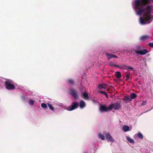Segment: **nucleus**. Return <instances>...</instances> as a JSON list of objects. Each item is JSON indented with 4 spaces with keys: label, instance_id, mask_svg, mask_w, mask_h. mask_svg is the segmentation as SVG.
I'll return each mask as SVG.
<instances>
[{
    "label": "nucleus",
    "instance_id": "obj_33",
    "mask_svg": "<svg viewBox=\"0 0 153 153\" xmlns=\"http://www.w3.org/2000/svg\"><path fill=\"white\" fill-rule=\"evenodd\" d=\"M137 47H138V48H140V47L138 46H137Z\"/></svg>",
    "mask_w": 153,
    "mask_h": 153
},
{
    "label": "nucleus",
    "instance_id": "obj_17",
    "mask_svg": "<svg viewBox=\"0 0 153 153\" xmlns=\"http://www.w3.org/2000/svg\"><path fill=\"white\" fill-rule=\"evenodd\" d=\"M67 83L69 85H73L74 84V81L72 79H68L67 80Z\"/></svg>",
    "mask_w": 153,
    "mask_h": 153
},
{
    "label": "nucleus",
    "instance_id": "obj_29",
    "mask_svg": "<svg viewBox=\"0 0 153 153\" xmlns=\"http://www.w3.org/2000/svg\"><path fill=\"white\" fill-rule=\"evenodd\" d=\"M148 45L150 47L153 48V43H149Z\"/></svg>",
    "mask_w": 153,
    "mask_h": 153
},
{
    "label": "nucleus",
    "instance_id": "obj_14",
    "mask_svg": "<svg viewBox=\"0 0 153 153\" xmlns=\"http://www.w3.org/2000/svg\"><path fill=\"white\" fill-rule=\"evenodd\" d=\"M107 87V85L104 83H101L99 84L98 86V88L100 89L104 88L105 89Z\"/></svg>",
    "mask_w": 153,
    "mask_h": 153
},
{
    "label": "nucleus",
    "instance_id": "obj_7",
    "mask_svg": "<svg viewBox=\"0 0 153 153\" xmlns=\"http://www.w3.org/2000/svg\"><path fill=\"white\" fill-rule=\"evenodd\" d=\"M134 138L136 140H138V139H143V134L140 132H139L134 135Z\"/></svg>",
    "mask_w": 153,
    "mask_h": 153
},
{
    "label": "nucleus",
    "instance_id": "obj_34",
    "mask_svg": "<svg viewBox=\"0 0 153 153\" xmlns=\"http://www.w3.org/2000/svg\"><path fill=\"white\" fill-rule=\"evenodd\" d=\"M86 153V152H85V153Z\"/></svg>",
    "mask_w": 153,
    "mask_h": 153
},
{
    "label": "nucleus",
    "instance_id": "obj_6",
    "mask_svg": "<svg viewBox=\"0 0 153 153\" xmlns=\"http://www.w3.org/2000/svg\"><path fill=\"white\" fill-rule=\"evenodd\" d=\"M69 94H71L75 99L78 98V92L75 89H71L70 90Z\"/></svg>",
    "mask_w": 153,
    "mask_h": 153
},
{
    "label": "nucleus",
    "instance_id": "obj_5",
    "mask_svg": "<svg viewBox=\"0 0 153 153\" xmlns=\"http://www.w3.org/2000/svg\"><path fill=\"white\" fill-rule=\"evenodd\" d=\"M103 134L105 135L106 140L107 141L112 143L114 141V139L108 132L104 131L103 132Z\"/></svg>",
    "mask_w": 153,
    "mask_h": 153
},
{
    "label": "nucleus",
    "instance_id": "obj_23",
    "mask_svg": "<svg viewBox=\"0 0 153 153\" xmlns=\"http://www.w3.org/2000/svg\"><path fill=\"white\" fill-rule=\"evenodd\" d=\"M105 55H106V56L107 57V59L108 60L110 59H111V58H112V57L111 56V54H110L108 53H105Z\"/></svg>",
    "mask_w": 153,
    "mask_h": 153
},
{
    "label": "nucleus",
    "instance_id": "obj_11",
    "mask_svg": "<svg viewBox=\"0 0 153 153\" xmlns=\"http://www.w3.org/2000/svg\"><path fill=\"white\" fill-rule=\"evenodd\" d=\"M79 105L80 108L82 109L85 107L86 104L85 102L83 100H82L80 101Z\"/></svg>",
    "mask_w": 153,
    "mask_h": 153
},
{
    "label": "nucleus",
    "instance_id": "obj_24",
    "mask_svg": "<svg viewBox=\"0 0 153 153\" xmlns=\"http://www.w3.org/2000/svg\"><path fill=\"white\" fill-rule=\"evenodd\" d=\"M137 97L136 94L134 93H132L130 94V97L132 99H134Z\"/></svg>",
    "mask_w": 153,
    "mask_h": 153
},
{
    "label": "nucleus",
    "instance_id": "obj_32",
    "mask_svg": "<svg viewBox=\"0 0 153 153\" xmlns=\"http://www.w3.org/2000/svg\"><path fill=\"white\" fill-rule=\"evenodd\" d=\"M110 65H111V66H113V65H114V66H115V65H112V64H110Z\"/></svg>",
    "mask_w": 153,
    "mask_h": 153
},
{
    "label": "nucleus",
    "instance_id": "obj_15",
    "mask_svg": "<svg viewBox=\"0 0 153 153\" xmlns=\"http://www.w3.org/2000/svg\"><path fill=\"white\" fill-rule=\"evenodd\" d=\"M126 139L130 143H134V141L133 139H132L129 137L128 136L126 137Z\"/></svg>",
    "mask_w": 153,
    "mask_h": 153
},
{
    "label": "nucleus",
    "instance_id": "obj_19",
    "mask_svg": "<svg viewBox=\"0 0 153 153\" xmlns=\"http://www.w3.org/2000/svg\"><path fill=\"white\" fill-rule=\"evenodd\" d=\"M47 104L50 109H51V110L53 111H54V108L52 105L50 104V103H48Z\"/></svg>",
    "mask_w": 153,
    "mask_h": 153
},
{
    "label": "nucleus",
    "instance_id": "obj_9",
    "mask_svg": "<svg viewBox=\"0 0 153 153\" xmlns=\"http://www.w3.org/2000/svg\"><path fill=\"white\" fill-rule=\"evenodd\" d=\"M100 109L101 112H107L108 111V107L105 105H100L99 107Z\"/></svg>",
    "mask_w": 153,
    "mask_h": 153
},
{
    "label": "nucleus",
    "instance_id": "obj_2",
    "mask_svg": "<svg viewBox=\"0 0 153 153\" xmlns=\"http://www.w3.org/2000/svg\"><path fill=\"white\" fill-rule=\"evenodd\" d=\"M121 105L120 102H117L114 103H111L108 107L109 110L114 108L115 110H118L121 108Z\"/></svg>",
    "mask_w": 153,
    "mask_h": 153
},
{
    "label": "nucleus",
    "instance_id": "obj_25",
    "mask_svg": "<svg viewBox=\"0 0 153 153\" xmlns=\"http://www.w3.org/2000/svg\"><path fill=\"white\" fill-rule=\"evenodd\" d=\"M41 106L43 108H47V104L45 103H42L41 104Z\"/></svg>",
    "mask_w": 153,
    "mask_h": 153
},
{
    "label": "nucleus",
    "instance_id": "obj_21",
    "mask_svg": "<svg viewBox=\"0 0 153 153\" xmlns=\"http://www.w3.org/2000/svg\"><path fill=\"white\" fill-rule=\"evenodd\" d=\"M115 75L118 78H120L121 76V74L119 71H116L115 72Z\"/></svg>",
    "mask_w": 153,
    "mask_h": 153
},
{
    "label": "nucleus",
    "instance_id": "obj_13",
    "mask_svg": "<svg viewBox=\"0 0 153 153\" xmlns=\"http://www.w3.org/2000/svg\"><path fill=\"white\" fill-rule=\"evenodd\" d=\"M149 37V35H144L140 37V39L141 40L144 41L148 39Z\"/></svg>",
    "mask_w": 153,
    "mask_h": 153
},
{
    "label": "nucleus",
    "instance_id": "obj_4",
    "mask_svg": "<svg viewBox=\"0 0 153 153\" xmlns=\"http://www.w3.org/2000/svg\"><path fill=\"white\" fill-rule=\"evenodd\" d=\"M79 106V103L78 102H73L71 106H69L66 108V109L68 111H71L77 108Z\"/></svg>",
    "mask_w": 153,
    "mask_h": 153
},
{
    "label": "nucleus",
    "instance_id": "obj_31",
    "mask_svg": "<svg viewBox=\"0 0 153 153\" xmlns=\"http://www.w3.org/2000/svg\"><path fill=\"white\" fill-rule=\"evenodd\" d=\"M126 77L127 78H129V76L128 74H127L126 75Z\"/></svg>",
    "mask_w": 153,
    "mask_h": 153
},
{
    "label": "nucleus",
    "instance_id": "obj_22",
    "mask_svg": "<svg viewBox=\"0 0 153 153\" xmlns=\"http://www.w3.org/2000/svg\"><path fill=\"white\" fill-rule=\"evenodd\" d=\"M34 100L30 99L28 101V103L30 105L32 106L34 105Z\"/></svg>",
    "mask_w": 153,
    "mask_h": 153
},
{
    "label": "nucleus",
    "instance_id": "obj_18",
    "mask_svg": "<svg viewBox=\"0 0 153 153\" xmlns=\"http://www.w3.org/2000/svg\"><path fill=\"white\" fill-rule=\"evenodd\" d=\"M123 68L127 70H132L133 68L131 66H124L123 67Z\"/></svg>",
    "mask_w": 153,
    "mask_h": 153
},
{
    "label": "nucleus",
    "instance_id": "obj_1",
    "mask_svg": "<svg viewBox=\"0 0 153 153\" xmlns=\"http://www.w3.org/2000/svg\"><path fill=\"white\" fill-rule=\"evenodd\" d=\"M152 1V0H134L132 2V7L137 14L140 16L142 15L143 16L140 18L139 22L141 25L149 24L152 20L153 16L151 13L153 11V6L149 5L144 7L145 4Z\"/></svg>",
    "mask_w": 153,
    "mask_h": 153
},
{
    "label": "nucleus",
    "instance_id": "obj_3",
    "mask_svg": "<svg viewBox=\"0 0 153 153\" xmlns=\"http://www.w3.org/2000/svg\"><path fill=\"white\" fill-rule=\"evenodd\" d=\"M6 88L8 90H13L15 88V85L14 82L10 80H8L5 82Z\"/></svg>",
    "mask_w": 153,
    "mask_h": 153
},
{
    "label": "nucleus",
    "instance_id": "obj_8",
    "mask_svg": "<svg viewBox=\"0 0 153 153\" xmlns=\"http://www.w3.org/2000/svg\"><path fill=\"white\" fill-rule=\"evenodd\" d=\"M135 52L137 54H139L142 55H145L148 53L146 49H143V50L139 51L135 50Z\"/></svg>",
    "mask_w": 153,
    "mask_h": 153
},
{
    "label": "nucleus",
    "instance_id": "obj_10",
    "mask_svg": "<svg viewBox=\"0 0 153 153\" xmlns=\"http://www.w3.org/2000/svg\"><path fill=\"white\" fill-rule=\"evenodd\" d=\"M131 127H129L128 126L126 125L123 126L122 128V129L124 132H127L131 131Z\"/></svg>",
    "mask_w": 153,
    "mask_h": 153
},
{
    "label": "nucleus",
    "instance_id": "obj_20",
    "mask_svg": "<svg viewBox=\"0 0 153 153\" xmlns=\"http://www.w3.org/2000/svg\"><path fill=\"white\" fill-rule=\"evenodd\" d=\"M132 99L131 97H125L123 98V100L124 101L126 102L127 101H131L132 100Z\"/></svg>",
    "mask_w": 153,
    "mask_h": 153
},
{
    "label": "nucleus",
    "instance_id": "obj_28",
    "mask_svg": "<svg viewBox=\"0 0 153 153\" xmlns=\"http://www.w3.org/2000/svg\"><path fill=\"white\" fill-rule=\"evenodd\" d=\"M146 103L147 102L146 101H143L141 104V105H146Z\"/></svg>",
    "mask_w": 153,
    "mask_h": 153
},
{
    "label": "nucleus",
    "instance_id": "obj_30",
    "mask_svg": "<svg viewBox=\"0 0 153 153\" xmlns=\"http://www.w3.org/2000/svg\"><path fill=\"white\" fill-rule=\"evenodd\" d=\"M111 56H112V58H117V56H116L115 55L111 54Z\"/></svg>",
    "mask_w": 153,
    "mask_h": 153
},
{
    "label": "nucleus",
    "instance_id": "obj_27",
    "mask_svg": "<svg viewBox=\"0 0 153 153\" xmlns=\"http://www.w3.org/2000/svg\"><path fill=\"white\" fill-rule=\"evenodd\" d=\"M56 105H58L60 107H61L62 108L64 107V105H63V104L62 103L56 102Z\"/></svg>",
    "mask_w": 153,
    "mask_h": 153
},
{
    "label": "nucleus",
    "instance_id": "obj_26",
    "mask_svg": "<svg viewBox=\"0 0 153 153\" xmlns=\"http://www.w3.org/2000/svg\"><path fill=\"white\" fill-rule=\"evenodd\" d=\"M99 92L102 94H104L107 97H108V95L107 94V93L104 91H99Z\"/></svg>",
    "mask_w": 153,
    "mask_h": 153
},
{
    "label": "nucleus",
    "instance_id": "obj_16",
    "mask_svg": "<svg viewBox=\"0 0 153 153\" xmlns=\"http://www.w3.org/2000/svg\"><path fill=\"white\" fill-rule=\"evenodd\" d=\"M104 135V134L103 135L101 133H99L98 134V137L99 138L102 140H105V138Z\"/></svg>",
    "mask_w": 153,
    "mask_h": 153
},
{
    "label": "nucleus",
    "instance_id": "obj_12",
    "mask_svg": "<svg viewBox=\"0 0 153 153\" xmlns=\"http://www.w3.org/2000/svg\"><path fill=\"white\" fill-rule=\"evenodd\" d=\"M82 95L85 100H87L89 99L88 94L86 92H85L82 94Z\"/></svg>",
    "mask_w": 153,
    "mask_h": 153
}]
</instances>
